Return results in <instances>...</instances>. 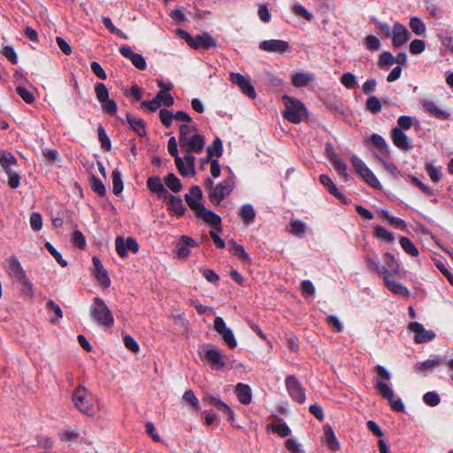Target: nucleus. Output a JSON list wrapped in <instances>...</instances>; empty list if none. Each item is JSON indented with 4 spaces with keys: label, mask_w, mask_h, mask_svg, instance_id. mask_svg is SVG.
Returning <instances> with one entry per match:
<instances>
[{
    "label": "nucleus",
    "mask_w": 453,
    "mask_h": 453,
    "mask_svg": "<svg viewBox=\"0 0 453 453\" xmlns=\"http://www.w3.org/2000/svg\"><path fill=\"white\" fill-rule=\"evenodd\" d=\"M234 179L227 178L219 183L211 191L209 192V199L213 204L219 203L227 196L234 188Z\"/></svg>",
    "instance_id": "423d86ee"
},
{
    "label": "nucleus",
    "mask_w": 453,
    "mask_h": 453,
    "mask_svg": "<svg viewBox=\"0 0 453 453\" xmlns=\"http://www.w3.org/2000/svg\"><path fill=\"white\" fill-rule=\"evenodd\" d=\"M374 234L378 239L389 243H392L395 241L394 234L381 226H376L374 227Z\"/></svg>",
    "instance_id": "f704fd0d"
},
{
    "label": "nucleus",
    "mask_w": 453,
    "mask_h": 453,
    "mask_svg": "<svg viewBox=\"0 0 453 453\" xmlns=\"http://www.w3.org/2000/svg\"><path fill=\"white\" fill-rule=\"evenodd\" d=\"M411 53L416 55L422 53L426 49L425 42L420 39H415L410 43Z\"/></svg>",
    "instance_id": "e2e57ef3"
},
{
    "label": "nucleus",
    "mask_w": 453,
    "mask_h": 453,
    "mask_svg": "<svg viewBox=\"0 0 453 453\" xmlns=\"http://www.w3.org/2000/svg\"><path fill=\"white\" fill-rule=\"evenodd\" d=\"M282 101L285 105L283 116L288 121L296 124L307 117V110L301 101L288 96H283Z\"/></svg>",
    "instance_id": "39448f33"
},
{
    "label": "nucleus",
    "mask_w": 453,
    "mask_h": 453,
    "mask_svg": "<svg viewBox=\"0 0 453 453\" xmlns=\"http://www.w3.org/2000/svg\"><path fill=\"white\" fill-rule=\"evenodd\" d=\"M409 328L415 334V342L418 343L429 342L435 337V334L433 331L426 330L418 322H411Z\"/></svg>",
    "instance_id": "6ab92c4d"
},
{
    "label": "nucleus",
    "mask_w": 453,
    "mask_h": 453,
    "mask_svg": "<svg viewBox=\"0 0 453 453\" xmlns=\"http://www.w3.org/2000/svg\"><path fill=\"white\" fill-rule=\"evenodd\" d=\"M5 173L8 176V185L12 188H17L19 186V175L12 169H7Z\"/></svg>",
    "instance_id": "774afa93"
},
{
    "label": "nucleus",
    "mask_w": 453,
    "mask_h": 453,
    "mask_svg": "<svg viewBox=\"0 0 453 453\" xmlns=\"http://www.w3.org/2000/svg\"><path fill=\"white\" fill-rule=\"evenodd\" d=\"M48 251L54 257L57 262L63 267L67 265V262L62 257L61 254L50 242L45 243Z\"/></svg>",
    "instance_id": "680f3d73"
},
{
    "label": "nucleus",
    "mask_w": 453,
    "mask_h": 453,
    "mask_svg": "<svg viewBox=\"0 0 453 453\" xmlns=\"http://www.w3.org/2000/svg\"><path fill=\"white\" fill-rule=\"evenodd\" d=\"M235 394L242 404H249L251 402V388L249 385L238 383L235 387Z\"/></svg>",
    "instance_id": "a878e982"
},
{
    "label": "nucleus",
    "mask_w": 453,
    "mask_h": 453,
    "mask_svg": "<svg viewBox=\"0 0 453 453\" xmlns=\"http://www.w3.org/2000/svg\"><path fill=\"white\" fill-rule=\"evenodd\" d=\"M204 137L203 135L196 133L194 135H189L180 142L181 150L187 153H198L204 147Z\"/></svg>",
    "instance_id": "9d476101"
},
{
    "label": "nucleus",
    "mask_w": 453,
    "mask_h": 453,
    "mask_svg": "<svg viewBox=\"0 0 453 453\" xmlns=\"http://www.w3.org/2000/svg\"><path fill=\"white\" fill-rule=\"evenodd\" d=\"M383 260L387 265L385 267L388 269L390 273H393L395 275L402 274L400 265L391 253H386L383 257Z\"/></svg>",
    "instance_id": "cd10ccee"
},
{
    "label": "nucleus",
    "mask_w": 453,
    "mask_h": 453,
    "mask_svg": "<svg viewBox=\"0 0 453 453\" xmlns=\"http://www.w3.org/2000/svg\"><path fill=\"white\" fill-rule=\"evenodd\" d=\"M365 261L367 263V265L368 267L378 273H383V267L384 266H380L379 262H378V257L376 255H370V254H367L365 256Z\"/></svg>",
    "instance_id": "de8ad7c7"
},
{
    "label": "nucleus",
    "mask_w": 453,
    "mask_h": 453,
    "mask_svg": "<svg viewBox=\"0 0 453 453\" xmlns=\"http://www.w3.org/2000/svg\"><path fill=\"white\" fill-rule=\"evenodd\" d=\"M148 188L157 195L159 199L168 196V191L165 188L158 176L150 177L147 180Z\"/></svg>",
    "instance_id": "412c9836"
},
{
    "label": "nucleus",
    "mask_w": 453,
    "mask_h": 453,
    "mask_svg": "<svg viewBox=\"0 0 453 453\" xmlns=\"http://www.w3.org/2000/svg\"><path fill=\"white\" fill-rule=\"evenodd\" d=\"M239 216L242 218V219L244 221V223L250 224L255 219V216H256L255 210L252 207V205H250L249 203L244 204L241 207V209L239 211Z\"/></svg>",
    "instance_id": "c85d7f7f"
},
{
    "label": "nucleus",
    "mask_w": 453,
    "mask_h": 453,
    "mask_svg": "<svg viewBox=\"0 0 453 453\" xmlns=\"http://www.w3.org/2000/svg\"><path fill=\"white\" fill-rule=\"evenodd\" d=\"M391 138L394 145L402 150H410L412 147L411 140L399 127L392 129Z\"/></svg>",
    "instance_id": "a211bd4d"
},
{
    "label": "nucleus",
    "mask_w": 453,
    "mask_h": 453,
    "mask_svg": "<svg viewBox=\"0 0 453 453\" xmlns=\"http://www.w3.org/2000/svg\"><path fill=\"white\" fill-rule=\"evenodd\" d=\"M229 250L233 255L238 256L243 261H250V256L245 251L244 248L242 245L236 243L235 242H231Z\"/></svg>",
    "instance_id": "ea45409f"
},
{
    "label": "nucleus",
    "mask_w": 453,
    "mask_h": 453,
    "mask_svg": "<svg viewBox=\"0 0 453 453\" xmlns=\"http://www.w3.org/2000/svg\"><path fill=\"white\" fill-rule=\"evenodd\" d=\"M196 133L197 127L196 125L182 124L180 126L179 142L182 141L187 137H189V135H194Z\"/></svg>",
    "instance_id": "79ce46f5"
},
{
    "label": "nucleus",
    "mask_w": 453,
    "mask_h": 453,
    "mask_svg": "<svg viewBox=\"0 0 453 453\" xmlns=\"http://www.w3.org/2000/svg\"><path fill=\"white\" fill-rule=\"evenodd\" d=\"M319 180L321 184L324 185L332 195H334L340 200L347 202V197L343 195V193H342L339 190V188L335 186V184L333 182L332 179L328 175H320Z\"/></svg>",
    "instance_id": "b1692460"
},
{
    "label": "nucleus",
    "mask_w": 453,
    "mask_h": 453,
    "mask_svg": "<svg viewBox=\"0 0 453 453\" xmlns=\"http://www.w3.org/2000/svg\"><path fill=\"white\" fill-rule=\"evenodd\" d=\"M16 92L27 104H32L35 101L33 93L23 86H17Z\"/></svg>",
    "instance_id": "864d4df0"
},
{
    "label": "nucleus",
    "mask_w": 453,
    "mask_h": 453,
    "mask_svg": "<svg viewBox=\"0 0 453 453\" xmlns=\"http://www.w3.org/2000/svg\"><path fill=\"white\" fill-rule=\"evenodd\" d=\"M165 185L171 189L173 192H180L182 188V184L179 178L173 173H169L165 177Z\"/></svg>",
    "instance_id": "7c9ffc66"
},
{
    "label": "nucleus",
    "mask_w": 453,
    "mask_h": 453,
    "mask_svg": "<svg viewBox=\"0 0 453 453\" xmlns=\"http://www.w3.org/2000/svg\"><path fill=\"white\" fill-rule=\"evenodd\" d=\"M310 79L308 73H296L292 75V84L295 87H303L309 83Z\"/></svg>",
    "instance_id": "09e8293b"
},
{
    "label": "nucleus",
    "mask_w": 453,
    "mask_h": 453,
    "mask_svg": "<svg viewBox=\"0 0 453 453\" xmlns=\"http://www.w3.org/2000/svg\"><path fill=\"white\" fill-rule=\"evenodd\" d=\"M46 309L49 311H53L54 314H55V317L51 318V322H56L58 319H59L60 318H62L63 316V313H62V310L60 308V306L58 304H57L54 301L52 300H49L47 302V304H46Z\"/></svg>",
    "instance_id": "3c124183"
},
{
    "label": "nucleus",
    "mask_w": 453,
    "mask_h": 453,
    "mask_svg": "<svg viewBox=\"0 0 453 453\" xmlns=\"http://www.w3.org/2000/svg\"><path fill=\"white\" fill-rule=\"evenodd\" d=\"M422 104H423V107L430 114L434 115L437 119H448L449 118V116H450L449 112L440 109L439 106L434 102H432V101H429V100H424Z\"/></svg>",
    "instance_id": "393cba45"
},
{
    "label": "nucleus",
    "mask_w": 453,
    "mask_h": 453,
    "mask_svg": "<svg viewBox=\"0 0 453 453\" xmlns=\"http://www.w3.org/2000/svg\"><path fill=\"white\" fill-rule=\"evenodd\" d=\"M95 277L98 283L104 287L107 288L111 285V280L108 276V273L104 268H99V270L95 271Z\"/></svg>",
    "instance_id": "a18cd8bd"
},
{
    "label": "nucleus",
    "mask_w": 453,
    "mask_h": 453,
    "mask_svg": "<svg viewBox=\"0 0 453 453\" xmlns=\"http://www.w3.org/2000/svg\"><path fill=\"white\" fill-rule=\"evenodd\" d=\"M115 245L117 253L121 257H126L127 256L128 250L132 251L133 253H137L139 250V244L132 237L124 239L122 236H118L115 240Z\"/></svg>",
    "instance_id": "4468645a"
},
{
    "label": "nucleus",
    "mask_w": 453,
    "mask_h": 453,
    "mask_svg": "<svg viewBox=\"0 0 453 453\" xmlns=\"http://www.w3.org/2000/svg\"><path fill=\"white\" fill-rule=\"evenodd\" d=\"M286 386L290 396L296 402L303 403L305 402L306 395L304 389L294 376H288L286 379Z\"/></svg>",
    "instance_id": "2eb2a0df"
},
{
    "label": "nucleus",
    "mask_w": 453,
    "mask_h": 453,
    "mask_svg": "<svg viewBox=\"0 0 453 453\" xmlns=\"http://www.w3.org/2000/svg\"><path fill=\"white\" fill-rule=\"evenodd\" d=\"M159 118L162 124L165 127H169L173 120V113L166 109H161L159 111Z\"/></svg>",
    "instance_id": "bf43d9fd"
},
{
    "label": "nucleus",
    "mask_w": 453,
    "mask_h": 453,
    "mask_svg": "<svg viewBox=\"0 0 453 453\" xmlns=\"http://www.w3.org/2000/svg\"><path fill=\"white\" fill-rule=\"evenodd\" d=\"M326 322L329 326L336 333H340L343 330V324L336 316H327Z\"/></svg>",
    "instance_id": "13d9d810"
},
{
    "label": "nucleus",
    "mask_w": 453,
    "mask_h": 453,
    "mask_svg": "<svg viewBox=\"0 0 453 453\" xmlns=\"http://www.w3.org/2000/svg\"><path fill=\"white\" fill-rule=\"evenodd\" d=\"M360 176L371 187L375 188H381V184L380 183L379 180L369 168L365 169L363 173H361Z\"/></svg>",
    "instance_id": "c9c22d12"
},
{
    "label": "nucleus",
    "mask_w": 453,
    "mask_h": 453,
    "mask_svg": "<svg viewBox=\"0 0 453 453\" xmlns=\"http://www.w3.org/2000/svg\"><path fill=\"white\" fill-rule=\"evenodd\" d=\"M157 96L160 104L166 107H170L174 104L173 97L168 92L159 91L157 94Z\"/></svg>",
    "instance_id": "338daca9"
},
{
    "label": "nucleus",
    "mask_w": 453,
    "mask_h": 453,
    "mask_svg": "<svg viewBox=\"0 0 453 453\" xmlns=\"http://www.w3.org/2000/svg\"><path fill=\"white\" fill-rule=\"evenodd\" d=\"M112 191L115 195H119L123 191V181L121 173L118 169H114L111 173Z\"/></svg>",
    "instance_id": "72a5a7b5"
},
{
    "label": "nucleus",
    "mask_w": 453,
    "mask_h": 453,
    "mask_svg": "<svg viewBox=\"0 0 453 453\" xmlns=\"http://www.w3.org/2000/svg\"><path fill=\"white\" fill-rule=\"evenodd\" d=\"M17 163V160L15 157L5 150H0V165L2 167L7 171V169H11V165H15Z\"/></svg>",
    "instance_id": "4c0bfd02"
},
{
    "label": "nucleus",
    "mask_w": 453,
    "mask_h": 453,
    "mask_svg": "<svg viewBox=\"0 0 453 453\" xmlns=\"http://www.w3.org/2000/svg\"><path fill=\"white\" fill-rule=\"evenodd\" d=\"M410 27L411 31L417 35H422L426 33V25L417 17H412L411 19Z\"/></svg>",
    "instance_id": "a19ab883"
},
{
    "label": "nucleus",
    "mask_w": 453,
    "mask_h": 453,
    "mask_svg": "<svg viewBox=\"0 0 453 453\" xmlns=\"http://www.w3.org/2000/svg\"><path fill=\"white\" fill-rule=\"evenodd\" d=\"M183 400L188 403L195 410L200 409L199 401L191 389L184 393Z\"/></svg>",
    "instance_id": "052dcab7"
},
{
    "label": "nucleus",
    "mask_w": 453,
    "mask_h": 453,
    "mask_svg": "<svg viewBox=\"0 0 453 453\" xmlns=\"http://www.w3.org/2000/svg\"><path fill=\"white\" fill-rule=\"evenodd\" d=\"M90 186L92 190L97 195L104 196L105 194V187L98 178L92 177L90 179Z\"/></svg>",
    "instance_id": "0e129e2a"
},
{
    "label": "nucleus",
    "mask_w": 453,
    "mask_h": 453,
    "mask_svg": "<svg viewBox=\"0 0 453 453\" xmlns=\"http://www.w3.org/2000/svg\"><path fill=\"white\" fill-rule=\"evenodd\" d=\"M392 44L398 48L410 40V33L405 26L401 23H395L392 28Z\"/></svg>",
    "instance_id": "dca6fc26"
},
{
    "label": "nucleus",
    "mask_w": 453,
    "mask_h": 453,
    "mask_svg": "<svg viewBox=\"0 0 453 453\" xmlns=\"http://www.w3.org/2000/svg\"><path fill=\"white\" fill-rule=\"evenodd\" d=\"M80 434L75 429L66 428L59 433V438L62 441L68 442L73 440H76Z\"/></svg>",
    "instance_id": "8fccbe9b"
},
{
    "label": "nucleus",
    "mask_w": 453,
    "mask_h": 453,
    "mask_svg": "<svg viewBox=\"0 0 453 453\" xmlns=\"http://www.w3.org/2000/svg\"><path fill=\"white\" fill-rule=\"evenodd\" d=\"M334 167L335 171L342 175L344 180H348L349 174L347 172V165L341 160L339 157H333V159L330 161Z\"/></svg>",
    "instance_id": "58836bf2"
},
{
    "label": "nucleus",
    "mask_w": 453,
    "mask_h": 453,
    "mask_svg": "<svg viewBox=\"0 0 453 453\" xmlns=\"http://www.w3.org/2000/svg\"><path fill=\"white\" fill-rule=\"evenodd\" d=\"M375 371L378 377L373 380V383L377 392L388 402L393 410L397 411H403L404 408L403 403L400 398L395 396L393 389L388 384L391 380L390 372L382 365H377Z\"/></svg>",
    "instance_id": "f03ea898"
},
{
    "label": "nucleus",
    "mask_w": 453,
    "mask_h": 453,
    "mask_svg": "<svg viewBox=\"0 0 453 453\" xmlns=\"http://www.w3.org/2000/svg\"><path fill=\"white\" fill-rule=\"evenodd\" d=\"M259 50L283 55L290 50V45L287 41L271 39L261 42L259 44Z\"/></svg>",
    "instance_id": "9b49d317"
},
{
    "label": "nucleus",
    "mask_w": 453,
    "mask_h": 453,
    "mask_svg": "<svg viewBox=\"0 0 453 453\" xmlns=\"http://www.w3.org/2000/svg\"><path fill=\"white\" fill-rule=\"evenodd\" d=\"M395 60H396L395 57H394V55L392 53H390L389 51H384L380 56V58L378 61V65L380 68H386V67L395 64Z\"/></svg>",
    "instance_id": "37998d69"
},
{
    "label": "nucleus",
    "mask_w": 453,
    "mask_h": 453,
    "mask_svg": "<svg viewBox=\"0 0 453 453\" xmlns=\"http://www.w3.org/2000/svg\"><path fill=\"white\" fill-rule=\"evenodd\" d=\"M320 442L322 445L327 447L331 451H337L341 449V444L330 425L324 426Z\"/></svg>",
    "instance_id": "f3484780"
},
{
    "label": "nucleus",
    "mask_w": 453,
    "mask_h": 453,
    "mask_svg": "<svg viewBox=\"0 0 453 453\" xmlns=\"http://www.w3.org/2000/svg\"><path fill=\"white\" fill-rule=\"evenodd\" d=\"M97 134H98V139L101 142L102 147L106 150H110L111 149V141H110L104 128L102 126H99L97 127Z\"/></svg>",
    "instance_id": "603ef678"
},
{
    "label": "nucleus",
    "mask_w": 453,
    "mask_h": 453,
    "mask_svg": "<svg viewBox=\"0 0 453 453\" xmlns=\"http://www.w3.org/2000/svg\"><path fill=\"white\" fill-rule=\"evenodd\" d=\"M127 120L129 124L130 127L140 136H143L146 134L145 124L144 121L138 117L133 116L131 114L127 115Z\"/></svg>",
    "instance_id": "bb28decb"
},
{
    "label": "nucleus",
    "mask_w": 453,
    "mask_h": 453,
    "mask_svg": "<svg viewBox=\"0 0 453 453\" xmlns=\"http://www.w3.org/2000/svg\"><path fill=\"white\" fill-rule=\"evenodd\" d=\"M223 153V144L219 138H216L212 144L207 148L208 160L212 157H220Z\"/></svg>",
    "instance_id": "2f4dec72"
},
{
    "label": "nucleus",
    "mask_w": 453,
    "mask_h": 453,
    "mask_svg": "<svg viewBox=\"0 0 453 453\" xmlns=\"http://www.w3.org/2000/svg\"><path fill=\"white\" fill-rule=\"evenodd\" d=\"M73 402L75 407L88 416L95 414L96 395L84 387H78L73 393Z\"/></svg>",
    "instance_id": "7ed1b4c3"
},
{
    "label": "nucleus",
    "mask_w": 453,
    "mask_h": 453,
    "mask_svg": "<svg viewBox=\"0 0 453 453\" xmlns=\"http://www.w3.org/2000/svg\"><path fill=\"white\" fill-rule=\"evenodd\" d=\"M119 52L124 58H128L137 69L144 70L146 68L145 58L141 54L134 52L129 46H122Z\"/></svg>",
    "instance_id": "aec40b11"
},
{
    "label": "nucleus",
    "mask_w": 453,
    "mask_h": 453,
    "mask_svg": "<svg viewBox=\"0 0 453 453\" xmlns=\"http://www.w3.org/2000/svg\"><path fill=\"white\" fill-rule=\"evenodd\" d=\"M102 111L109 115H115L118 110L117 104L114 100L107 99V101L101 103Z\"/></svg>",
    "instance_id": "6e6d98bb"
},
{
    "label": "nucleus",
    "mask_w": 453,
    "mask_h": 453,
    "mask_svg": "<svg viewBox=\"0 0 453 453\" xmlns=\"http://www.w3.org/2000/svg\"><path fill=\"white\" fill-rule=\"evenodd\" d=\"M366 109L372 113H377L381 110V103L376 96H370L366 101Z\"/></svg>",
    "instance_id": "4d7b16f0"
},
{
    "label": "nucleus",
    "mask_w": 453,
    "mask_h": 453,
    "mask_svg": "<svg viewBox=\"0 0 453 453\" xmlns=\"http://www.w3.org/2000/svg\"><path fill=\"white\" fill-rule=\"evenodd\" d=\"M95 94L97 100L100 102L107 101L109 98V91L104 83H96L95 86Z\"/></svg>",
    "instance_id": "49530a36"
},
{
    "label": "nucleus",
    "mask_w": 453,
    "mask_h": 453,
    "mask_svg": "<svg viewBox=\"0 0 453 453\" xmlns=\"http://www.w3.org/2000/svg\"><path fill=\"white\" fill-rule=\"evenodd\" d=\"M395 274L390 273L388 269L383 267V280L385 286L394 294L407 296L409 295V290L403 286L401 283L395 280Z\"/></svg>",
    "instance_id": "f8f14e48"
},
{
    "label": "nucleus",
    "mask_w": 453,
    "mask_h": 453,
    "mask_svg": "<svg viewBox=\"0 0 453 453\" xmlns=\"http://www.w3.org/2000/svg\"><path fill=\"white\" fill-rule=\"evenodd\" d=\"M200 357L216 369H221L226 365L222 351L218 348L207 349L203 353H200Z\"/></svg>",
    "instance_id": "ddd939ff"
},
{
    "label": "nucleus",
    "mask_w": 453,
    "mask_h": 453,
    "mask_svg": "<svg viewBox=\"0 0 453 453\" xmlns=\"http://www.w3.org/2000/svg\"><path fill=\"white\" fill-rule=\"evenodd\" d=\"M8 263L9 274L16 280V282H18L19 280H24L26 273L17 257H11L8 259Z\"/></svg>",
    "instance_id": "4be33fe9"
},
{
    "label": "nucleus",
    "mask_w": 453,
    "mask_h": 453,
    "mask_svg": "<svg viewBox=\"0 0 453 453\" xmlns=\"http://www.w3.org/2000/svg\"><path fill=\"white\" fill-rule=\"evenodd\" d=\"M179 35L184 38L188 44L195 49H203L206 50L211 47L216 46L215 40L209 35L208 34H203L202 35H197L196 37H192L186 31L179 30Z\"/></svg>",
    "instance_id": "0eeeda50"
},
{
    "label": "nucleus",
    "mask_w": 453,
    "mask_h": 453,
    "mask_svg": "<svg viewBox=\"0 0 453 453\" xmlns=\"http://www.w3.org/2000/svg\"><path fill=\"white\" fill-rule=\"evenodd\" d=\"M202 196L200 187L192 186L189 193L185 195V200L197 218L203 219L208 224L218 226L219 230H220V217L203 206L201 203Z\"/></svg>",
    "instance_id": "f257e3e1"
},
{
    "label": "nucleus",
    "mask_w": 453,
    "mask_h": 453,
    "mask_svg": "<svg viewBox=\"0 0 453 453\" xmlns=\"http://www.w3.org/2000/svg\"><path fill=\"white\" fill-rule=\"evenodd\" d=\"M175 165L179 173L183 177L194 176L196 174L195 168L191 170L189 165H187L181 157L175 159Z\"/></svg>",
    "instance_id": "e433bc0d"
},
{
    "label": "nucleus",
    "mask_w": 453,
    "mask_h": 453,
    "mask_svg": "<svg viewBox=\"0 0 453 453\" xmlns=\"http://www.w3.org/2000/svg\"><path fill=\"white\" fill-rule=\"evenodd\" d=\"M229 81L236 85L241 91L250 98L256 97V91L248 76H244L239 73H230Z\"/></svg>",
    "instance_id": "1a4fd4ad"
},
{
    "label": "nucleus",
    "mask_w": 453,
    "mask_h": 453,
    "mask_svg": "<svg viewBox=\"0 0 453 453\" xmlns=\"http://www.w3.org/2000/svg\"><path fill=\"white\" fill-rule=\"evenodd\" d=\"M441 363V359H427L422 363L418 364L415 368L418 372L426 373L433 371L434 367Z\"/></svg>",
    "instance_id": "473e14b6"
},
{
    "label": "nucleus",
    "mask_w": 453,
    "mask_h": 453,
    "mask_svg": "<svg viewBox=\"0 0 453 453\" xmlns=\"http://www.w3.org/2000/svg\"><path fill=\"white\" fill-rule=\"evenodd\" d=\"M400 244L406 253L413 257H417L418 255V249L408 237H402L400 239Z\"/></svg>",
    "instance_id": "c03bdc74"
},
{
    "label": "nucleus",
    "mask_w": 453,
    "mask_h": 453,
    "mask_svg": "<svg viewBox=\"0 0 453 453\" xmlns=\"http://www.w3.org/2000/svg\"><path fill=\"white\" fill-rule=\"evenodd\" d=\"M285 447L288 450L295 453H304L302 445L296 439H288L285 441Z\"/></svg>",
    "instance_id": "69168bd1"
},
{
    "label": "nucleus",
    "mask_w": 453,
    "mask_h": 453,
    "mask_svg": "<svg viewBox=\"0 0 453 453\" xmlns=\"http://www.w3.org/2000/svg\"><path fill=\"white\" fill-rule=\"evenodd\" d=\"M91 319L98 326H111L114 319L113 316L105 303L100 297H96L89 309Z\"/></svg>",
    "instance_id": "20e7f679"
},
{
    "label": "nucleus",
    "mask_w": 453,
    "mask_h": 453,
    "mask_svg": "<svg viewBox=\"0 0 453 453\" xmlns=\"http://www.w3.org/2000/svg\"><path fill=\"white\" fill-rule=\"evenodd\" d=\"M163 200L168 201L170 210L178 217L182 216L185 212V207L182 200L179 196H175L168 192L167 196H164Z\"/></svg>",
    "instance_id": "5701e85b"
},
{
    "label": "nucleus",
    "mask_w": 453,
    "mask_h": 453,
    "mask_svg": "<svg viewBox=\"0 0 453 453\" xmlns=\"http://www.w3.org/2000/svg\"><path fill=\"white\" fill-rule=\"evenodd\" d=\"M365 46L371 51H376L380 48V42L375 35H368L365 39Z\"/></svg>",
    "instance_id": "5fc2aeb1"
},
{
    "label": "nucleus",
    "mask_w": 453,
    "mask_h": 453,
    "mask_svg": "<svg viewBox=\"0 0 453 453\" xmlns=\"http://www.w3.org/2000/svg\"><path fill=\"white\" fill-rule=\"evenodd\" d=\"M214 330L220 335L221 339L231 349H234L237 346V342L234 335L233 331L227 327L224 319L217 316L213 321Z\"/></svg>",
    "instance_id": "6e6552de"
},
{
    "label": "nucleus",
    "mask_w": 453,
    "mask_h": 453,
    "mask_svg": "<svg viewBox=\"0 0 453 453\" xmlns=\"http://www.w3.org/2000/svg\"><path fill=\"white\" fill-rule=\"evenodd\" d=\"M267 429L278 434L280 437H287L290 434V429L285 422L277 421L267 425Z\"/></svg>",
    "instance_id": "c756f323"
}]
</instances>
